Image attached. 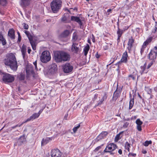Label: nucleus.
I'll return each mask as SVG.
<instances>
[{"mask_svg": "<svg viewBox=\"0 0 157 157\" xmlns=\"http://www.w3.org/2000/svg\"><path fill=\"white\" fill-rule=\"evenodd\" d=\"M156 32H157V22H155V26L152 30V32L153 33H155Z\"/></svg>", "mask_w": 157, "mask_h": 157, "instance_id": "nucleus-33", "label": "nucleus"}, {"mask_svg": "<svg viewBox=\"0 0 157 157\" xmlns=\"http://www.w3.org/2000/svg\"><path fill=\"white\" fill-rule=\"evenodd\" d=\"M128 77L130 78H131L133 80H134L135 79V76L132 75H130L128 76Z\"/></svg>", "mask_w": 157, "mask_h": 157, "instance_id": "nucleus-48", "label": "nucleus"}, {"mask_svg": "<svg viewBox=\"0 0 157 157\" xmlns=\"http://www.w3.org/2000/svg\"><path fill=\"white\" fill-rule=\"evenodd\" d=\"M107 97L106 95V94L105 93L104 94V95L103 96V97L100 100H99V101L98 103V105L101 104L106 99Z\"/></svg>", "mask_w": 157, "mask_h": 157, "instance_id": "nucleus-29", "label": "nucleus"}, {"mask_svg": "<svg viewBox=\"0 0 157 157\" xmlns=\"http://www.w3.org/2000/svg\"><path fill=\"white\" fill-rule=\"evenodd\" d=\"M118 152L121 155L122 154V151L121 149H119L118 150Z\"/></svg>", "mask_w": 157, "mask_h": 157, "instance_id": "nucleus-58", "label": "nucleus"}, {"mask_svg": "<svg viewBox=\"0 0 157 157\" xmlns=\"http://www.w3.org/2000/svg\"><path fill=\"white\" fill-rule=\"evenodd\" d=\"M26 72L27 75L30 74H33L34 73L33 71V68L32 64H28L26 66Z\"/></svg>", "mask_w": 157, "mask_h": 157, "instance_id": "nucleus-12", "label": "nucleus"}, {"mask_svg": "<svg viewBox=\"0 0 157 157\" xmlns=\"http://www.w3.org/2000/svg\"><path fill=\"white\" fill-rule=\"evenodd\" d=\"M136 123L137 125V129L139 131H141L142 130L141 125L143 124V122L141 121L140 119H138L136 121Z\"/></svg>", "mask_w": 157, "mask_h": 157, "instance_id": "nucleus-16", "label": "nucleus"}, {"mask_svg": "<svg viewBox=\"0 0 157 157\" xmlns=\"http://www.w3.org/2000/svg\"><path fill=\"white\" fill-rule=\"evenodd\" d=\"M134 42V40L132 37L131 36L130 38L128 41L127 48L128 50L130 51L131 50L132 48L133 47V45Z\"/></svg>", "mask_w": 157, "mask_h": 157, "instance_id": "nucleus-13", "label": "nucleus"}, {"mask_svg": "<svg viewBox=\"0 0 157 157\" xmlns=\"http://www.w3.org/2000/svg\"><path fill=\"white\" fill-rule=\"evenodd\" d=\"M142 152L143 154H146V153H147V151L145 150H144L142 151Z\"/></svg>", "mask_w": 157, "mask_h": 157, "instance_id": "nucleus-59", "label": "nucleus"}, {"mask_svg": "<svg viewBox=\"0 0 157 157\" xmlns=\"http://www.w3.org/2000/svg\"><path fill=\"white\" fill-rule=\"evenodd\" d=\"M146 46H144V44L142 45V47L141 49V51H140V52H141V54H142V53L143 52L144 50V49L146 48Z\"/></svg>", "mask_w": 157, "mask_h": 157, "instance_id": "nucleus-46", "label": "nucleus"}, {"mask_svg": "<svg viewBox=\"0 0 157 157\" xmlns=\"http://www.w3.org/2000/svg\"><path fill=\"white\" fill-rule=\"evenodd\" d=\"M51 155L52 157H61L62 153L59 149H55L52 151Z\"/></svg>", "mask_w": 157, "mask_h": 157, "instance_id": "nucleus-10", "label": "nucleus"}, {"mask_svg": "<svg viewBox=\"0 0 157 157\" xmlns=\"http://www.w3.org/2000/svg\"><path fill=\"white\" fill-rule=\"evenodd\" d=\"M70 32L68 30H65L62 34L61 35L63 37H65L67 36L69 34Z\"/></svg>", "mask_w": 157, "mask_h": 157, "instance_id": "nucleus-31", "label": "nucleus"}, {"mask_svg": "<svg viewBox=\"0 0 157 157\" xmlns=\"http://www.w3.org/2000/svg\"><path fill=\"white\" fill-rule=\"evenodd\" d=\"M33 63V64H34V66L35 67V69L37 70V63H36V61H35V62H34Z\"/></svg>", "mask_w": 157, "mask_h": 157, "instance_id": "nucleus-49", "label": "nucleus"}, {"mask_svg": "<svg viewBox=\"0 0 157 157\" xmlns=\"http://www.w3.org/2000/svg\"><path fill=\"white\" fill-rule=\"evenodd\" d=\"M26 141L25 138V135H23L22 136H20L19 138L17 143L19 145H21L22 144L25 143Z\"/></svg>", "mask_w": 157, "mask_h": 157, "instance_id": "nucleus-14", "label": "nucleus"}, {"mask_svg": "<svg viewBox=\"0 0 157 157\" xmlns=\"http://www.w3.org/2000/svg\"><path fill=\"white\" fill-rule=\"evenodd\" d=\"M98 97V94H95L94 97V98H93V100H95L96 99H97Z\"/></svg>", "mask_w": 157, "mask_h": 157, "instance_id": "nucleus-47", "label": "nucleus"}, {"mask_svg": "<svg viewBox=\"0 0 157 157\" xmlns=\"http://www.w3.org/2000/svg\"><path fill=\"white\" fill-rule=\"evenodd\" d=\"M90 49V46L88 44H87V45L85 46L83 49V51L85 56H86L88 53V51Z\"/></svg>", "mask_w": 157, "mask_h": 157, "instance_id": "nucleus-28", "label": "nucleus"}, {"mask_svg": "<svg viewBox=\"0 0 157 157\" xmlns=\"http://www.w3.org/2000/svg\"><path fill=\"white\" fill-rule=\"evenodd\" d=\"M130 155H132V156H135L136 155V154H129L128 155V156H130Z\"/></svg>", "mask_w": 157, "mask_h": 157, "instance_id": "nucleus-56", "label": "nucleus"}, {"mask_svg": "<svg viewBox=\"0 0 157 157\" xmlns=\"http://www.w3.org/2000/svg\"><path fill=\"white\" fill-rule=\"evenodd\" d=\"M71 51L75 53H77L79 51V48L78 43H73L71 48Z\"/></svg>", "mask_w": 157, "mask_h": 157, "instance_id": "nucleus-11", "label": "nucleus"}, {"mask_svg": "<svg viewBox=\"0 0 157 157\" xmlns=\"http://www.w3.org/2000/svg\"><path fill=\"white\" fill-rule=\"evenodd\" d=\"M146 64L145 63L143 66H141L140 67V72L141 75H142L143 74L147 73L148 71L146 70Z\"/></svg>", "mask_w": 157, "mask_h": 157, "instance_id": "nucleus-20", "label": "nucleus"}, {"mask_svg": "<svg viewBox=\"0 0 157 157\" xmlns=\"http://www.w3.org/2000/svg\"><path fill=\"white\" fill-rule=\"evenodd\" d=\"M25 33L27 36L30 44L34 50L36 49V40L35 38L30 34V32L27 31H25Z\"/></svg>", "mask_w": 157, "mask_h": 157, "instance_id": "nucleus-5", "label": "nucleus"}, {"mask_svg": "<svg viewBox=\"0 0 157 157\" xmlns=\"http://www.w3.org/2000/svg\"><path fill=\"white\" fill-rule=\"evenodd\" d=\"M117 33L118 35V36H119V37H121L123 33V30H120L119 28H118Z\"/></svg>", "mask_w": 157, "mask_h": 157, "instance_id": "nucleus-36", "label": "nucleus"}, {"mask_svg": "<svg viewBox=\"0 0 157 157\" xmlns=\"http://www.w3.org/2000/svg\"><path fill=\"white\" fill-rule=\"evenodd\" d=\"M2 43L3 45H5L6 44V40L4 38L2 35L0 33V43Z\"/></svg>", "mask_w": 157, "mask_h": 157, "instance_id": "nucleus-27", "label": "nucleus"}, {"mask_svg": "<svg viewBox=\"0 0 157 157\" xmlns=\"http://www.w3.org/2000/svg\"><path fill=\"white\" fill-rule=\"evenodd\" d=\"M71 20L76 22L80 26L82 25V23L79 17L74 16H71Z\"/></svg>", "mask_w": 157, "mask_h": 157, "instance_id": "nucleus-15", "label": "nucleus"}, {"mask_svg": "<svg viewBox=\"0 0 157 157\" xmlns=\"http://www.w3.org/2000/svg\"><path fill=\"white\" fill-rule=\"evenodd\" d=\"M157 54V47H155L151 50L148 55L149 58L152 60H154L156 57Z\"/></svg>", "mask_w": 157, "mask_h": 157, "instance_id": "nucleus-7", "label": "nucleus"}, {"mask_svg": "<svg viewBox=\"0 0 157 157\" xmlns=\"http://www.w3.org/2000/svg\"><path fill=\"white\" fill-rule=\"evenodd\" d=\"M80 127V125L79 124L77 126L74 127L73 128V130L74 133H75L76 132L77 130V129Z\"/></svg>", "mask_w": 157, "mask_h": 157, "instance_id": "nucleus-40", "label": "nucleus"}, {"mask_svg": "<svg viewBox=\"0 0 157 157\" xmlns=\"http://www.w3.org/2000/svg\"><path fill=\"white\" fill-rule=\"evenodd\" d=\"M7 59H5V64L6 65L9 66L13 70L16 71L17 68V63L15 55L12 53L8 54Z\"/></svg>", "mask_w": 157, "mask_h": 157, "instance_id": "nucleus-1", "label": "nucleus"}, {"mask_svg": "<svg viewBox=\"0 0 157 157\" xmlns=\"http://www.w3.org/2000/svg\"><path fill=\"white\" fill-rule=\"evenodd\" d=\"M152 38L151 37L147 39L144 43V46H147L152 40Z\"/></svg>", "mask_w": 157, "mask_h": 157, "instance_id": "nucleus-30", "label": "nucleus"}, {"mask_svg": "<svg viewBox=\"0 0 157 157\" xmlns=\"http://www.w3.org/2000/svg\"><path fill=\"white\" fill-rule=\"evenodd\" d=\"M7 3L6 0H0V4L2 6L5 5Z\"/></svg>", "mask_w": 157, "mask_h": 157, "instance_id": "nucleus-38", "label": "nucleus"}, {"mask_svg": "<svg viewBox=\"0 0 157 157\" xmlns=\"http://www.w3.org/2000/svg\"><path fill=\"white\" fill-rule=\"evenodd\" d=\"M21 52L23 58H24L25 56V53L26 52V46L23 44L21 49Z\"/></svg>", "mask_w": 157, "mask_h": 157, "instance_id": "nucleus-24", "label": "nucleus"}, {"mask_svg": "<svg viewBox=\"0 0 157 157\" xmlns=\"http://www.w3.org/2000/svg\"><path fill=\"white\" fill-rule=\"evenodd\" d=\"M108 134V133L107 132H103L99 135L98 137H100V138H102L106 136Z\"/></svg>", "mask_w": 157, "mask_h": 157, "instance_id": "nucleus-32", "label": "nucleus"}, {"mask_svg": "<svg viewBox=\"0 0 157 157\" xmlns=\"http://www.w3.org/2000/svg\"><path fill=\"white\" fill-rule=\"evenodd\" d=\"M57 66L56 64H54L51 65L50 71L52 72L55 73L57 71Z\"/></svg>", "mask_w": 157, "mask_h": 157, "instance_id": "nucleus-21", "label": "nucleus"}, {"mask_svg": "<svg viewBox=\"0 0 157 157\" xmlns=\"http://www.w3.org/2000/svg\"><path fill=\"white\" fill-rule=\"evenodd\" d=\"M62 2L61 0H53L51 3V7L53 13H57L61 9Z\"/></svg>", "mask_w": 157, "mask_h": 157, "instance_id": "nucleus-3", "label": "nucleus"}, {"mask_svg": "<svg viewBox=\"0 0 157 157\" xmlns=\"http://www.w3.org/2000/svg\"><path fill=\"white\" fill-rule=\"evenodd\" d=\"M4 73H2V72H1V71H0V75H2L3 76V74H4Z\"/></svg>", "mask_w": 157, "mask_h": 157, "instance_id": "nucleus-61", "label": "nucleus"}, {"mask_svg": "<svg viewBox=\"0 0 157 157\" xmlns=\"http://www.w3.org/2000/svg\"><path fill=\"white\" fill-rule=\"evenodd\" d=\"M25 123V122H22L21 124H18L16 125V127H20L24 123Z\"/></svg>", "mask_w": 157, "mask_h": 157, "instance_id": "nucleus-52", "label": "nucleus"}, {"mask_svg": "<svg viewBox=\"0 0 157 157\" xmlns=\"http://www.w3.org/2000/svg\"><path fill=\"white\" fill-rule=\"evenodd\" d=\"M130 97H131V99L129 101V109H130L133 107V106L134 104V97H133V98H132V96L131 94L130 95Z\"/></svg>", "mask_w": 157, "mask_h": 157, "instance_id": "nucleus-25", "label": "nucleus"}, {"mask_svg": "<svg viewBox=\"0 0 157 157\" xmlns=\"http://www.w3.org/2000/svg\"><path fill=\"white\" fill-rule=\"evenodd\" d=\"M128 122H126L125 123H124V127H127L128 126Z\"/></svg>", "mask_w": 157, "mask_h": 157, "instance_id": "nucleus-53", "label": "nucleus"}, {"mask_svg": "<svg viewBox=\"0 0 157 157\" xmlns=\"http://www.w3.org/2000/svg\"><path fill=\"white\" fill-rule=\"evenodd\" d=\"M17 33L18 35V39L17 42H18L19 43L21 42V37L20 33H19V32H17Z\"/></svg>", "mask_w": 157, "mask_h": 157, "instance_id": "nucleus-41", "label": "nucleus"}, {"mask_svg": "<svg viewBox=\"0 0 157 157\" xmlns=\"http://www.w3.org/2000/svg\"><path fill=\"white\" fill-rule=\"evenodd\" d=\"M152 64H153L152 62H151V63H150L147 66V69L151 67V65Z\"/></svg>", "mask_w": 157, "mask_h": 157, "instance_id": "nucleus-55", "label": "nucleus"}, {"mask_svg": "<svg viewBox=\"0 0 157 157\" xmlns=\"http://www.w3.org/2000/svg\"><path fill=\"white\" fill-rule=\"evenodd\" d=\"M122 133V132H120L119 134H117L115 138V141H117L121 138L120 137V135Z\"/></svg>", "mask_w": 157, "mask_h": 157, "instance_id": "nucleus-37", "label": "nucleus"}, {"mask_svg": "<svg viewBox=\"0 0 157 157\" xmlns=\"http://www.w3.org/2000/svg\"><path fill=\"white\" fill-rule=\"evenodd\" d=\"M16 126H13V127H12V128H13V129H14V128H16Z\"/></svg>", "mask_w": 157, "mask_h": 157, "instance_id": "nucleus-64", "label": "nucleus"}, {"mask_svg": "<svg viewBox=\"0 0 157 157\" xmlns=\"http://www.w3.org/2000/svg\"><path fill=\"white\" fill-rule=\"evenodd\" d=\"M125 146L127 147L128 150L129 151V148L130 147V144L128 142H126L125 143Z\"/></svg>", "mask_w": 157, "mask_h": 157, "instance_id": "nucleus-43", "label": "nucleus"}, {"mask_svg": "<svg viewBox=\"0 0 157 157\" xmlns=\"http://www.w3.org/2000/svg\"><path fill=\"white\" fill-rule=\"evenodd\" d=\"M45 108V107L43 109H42L40 110L39 111V112L38 113L40 115V114H41V113L43 111L44 109Z\"/></svg>", "mask_w": 157, "mask_h": 157, "instance_id": "nucleus-51", "label": "nucleus"}, {"mask_svg": "<svg viewBox=\"0 0 157 157\" xmlns=\"http://www.w3.org/2000/svg\"><path fill=\"white\" fill-rule=\"evenodd\" d=\"M2 79L3 81L6 83L11 82L14 80V78L13 76L6 73L3 74Z\"/></svg>", "mask_w": 157, "mask_h": 157, "instance_id": "nucleus-6", "label": "nucleus"}, {"mask_svg": "<svg viewBox=\"0 0 157 157\" xmlns=\"http://www.w3.org/2000/svg\"><path fill=\"white\" fill-rule=\"evenodd\" d=\"M31 51L30 48L29 47H28V53L30 54Z\"/></svg>", "mask_w": 157, "mask_h": 157, "instance_id": "nucleus-54", "label": "nucleus"}, {"mask_svg": "<svg viewBox=\"0 0 157 157\" xmlns=\"http://www.w3.org/2000/svg\"><path fill=\"white\" fill-rule=\"evenodd\" d=\"M51 56L49 52L47 51H44L40 56L41 61L44 63H46L50 60Z\"/></svg>", "mask_w": 157, "mask_h": 157, "instance_id": "nucleus-4", "label": "nucleus"}, {"mask_svg": "<svg viewBox=\"0 0 157 157\" xmlns=\"http://www.w3.org/2000/svg\"><path fill=\"white\" fill-rule=\"evenodd\" d=\"M117 147V145L113 144L111 143L108 144L104 150L105 152H110L114 150Z\"/></svg>", "mask_w": 157, "mask_h": 157, "instance_id": "nucleus-8", "label": "nucleus"}, {"mask_svg": "<svg viewBox=\"0 0 157 157\" xmlns=\"http://www.w3.org/2000/svg\"><path fill=\"white\" fill-rule=\"evenodd\" d=\"M68 113H67L65 115V116H64V119H65V120H67V117H68Z\"/></svg>", "mask_w": 157, "mask_h": 157, "instance_id": "nucleus-50", "label": "nucleus"}, {"mask_svg": "<svg viewBox=\"0 0 157 157\" xmlns=\"http://www.w3.org/2000/svg\"><path fill=\"white\" fill-rule=\"evenodd\" d=\"M151 93V89H150L149 92H148V94H150Z\"/></svg>", "mask_w": 157, "mask_h": 157, "instance_id": "nucleus-63", "label": "nucleus"}, {"mask_svg": "<svg viewBox=\"0 0 157 157\" xmlns=\"http://www.w3.org/2000/svg\"><path fill=\"white\" fill-rule=\"evenodd\" d=\"M95 57L97 58H98L100 56L98 54V52H97L95 55Z\"/></svg>", "mask_w": 157, "mask_h": 157, "instance_id": "nucleus-57", "label": "nucleus"}, {"mask_svg": "<svg viewBox=\"0 0 157 157\" xmlns=\"http://www.w3.org/2000/svg\"><path fill=\"white\" fill-rule=\"evenodd\" d=\"M109 152L110 153V154L111 155H113L114 154H115L114 152H113L112 151H111L110 152Z\"/></svg>", "mask_w": 157, "mask_h": 157, "instance_id": "nucleus-62", "label": "nucleus"}, {"mask_svg": "<svg viewBox=\"0 0 157 157\" xmlns=\"http://www.w3.org/2000/svg\"><path fill=\"white\" fill-rule=\"evenodd\" d=\"M8 35L11 39H15L14 31L13 29H11L9 30L8 32Z\"/></svg>", "mask_w": 157, "mask_h": 157, "instance_id": "nucleus-18", "label": "nucleus"}, {"mask_svg": "<svg viewBox=\"0 0 157 157\" xmlns=\"http://www.w3.org/2000/svg\"><path fill=\"white\" fill-rule=\"evenodd\" d=\"M67 20V17L65 16V15H63L61 19V21L64 23H66Z\"/></svg>", "mask_w": 157, "mask_h": 157, "instance_id": "nucleus-35", "label": "nucleus"}, {"mask_svg": "<svg viewBox=\"0 0 157 157\" xmlns=\"http://www.w3.org/2000/svg\"><path fill=\"white\" fill-rule=\"evenodd\" d=\"M111 10H112L111 9H108L107 10V12H109L111 11Z\"/></svg>", "mask_w": 157, "mask_h": 157, "instance_id": "nucleus-60", "label": "nucleus"}, {"mask_svg": "<svg viewBox=\"0 0 157 157\" xmlns=\"http://www.w3.org/2000/svg\"><path fill=\"white\" fill-rule=\"evenodd\" d=\"M119 91L117 90L114 92L113 94V98L117 99L119 96Z\"/></svg>", "mask_w": 157, "mask_h": 157, "instance_id": "nucleus-34", "label": "nucleus"}, {"mask_svg": "<svg viewBox=\"0 0 157 157\" xmlns=\"http://www.w3.org/2000/svg\"><path fill=\"white\" fill-rule=\"evenodd\" d=\"M151 141H146L144 144V145L145 146H147L149 144H151Z\"/></svg>", "mask_w": 157, "mask_h": 157, "instance_id": "nucleus-39", "label": "nucleus"}, {"mask_svg": "<svg viewBox=\"0 0 157 157\" xmlns=\"http://www.w3.org/2000/svg\"><path fill=\"white\" fill-rule=\"evenodd\" d=\"M77 39V37L76 35L75 34H74L72 40L74 41H75Z\"/></svg>", "mask_w": 157, "mask_h": 157, "instance_id": "nucleus-45", "label": "nucleus"}, {"mask_svg": "<svg viewBox=\"0 0 157 157\" xmlns=\"http://www.w3.org/2000/svg\"><path fill=\"white\" fill-rule=\"evenodd\" d=\"M103 145H102L101 146H99L97 147L94 150V151L95 152H97L99 150L101 147V146H102Z\"/></svg>", "mask_w": 157, "mask_h": 157, "instance_id": "nucleus-44", "label": "nucleus"}, {"mask_svg": "<svg viewBox=\"0 0 157 157\" xmlns=\"http://www.w3.org/2000/svg\"><path fill=\"white\" fill-rule=\"evenodd\" d=\"M70 58L69 55L65 52L57 51L54 54L55 60L57 63L68 61Z\"/></svg>", "mask_w": 157, "mask_h": 157, "instance_id": "nucleus-2", "label": "nucleus"}, {"mask_svg": "<svg viewBox=\"0 0 157 157\" xmlns=\"http://www.w3.org/2000/svg\"><path fill=\"white\" fill-rule=\"evenodd\" d=\"M63 68L65 73L71 72L73 69V67L70 63H67L63 66Z\"/></svg>", "mask_w": 157, "mask_h": 157, "instance_id": "nucleus-9", "label": "nucleus"}, {"mask_svg": "<svg viewBox=\"0 0 157 157\" xmlns=\"http://www.w3.org/2000/svg\"><path fill=\"white\" fill-rule=\"evenodd\" d=\"M128 54L126 51L123 54L121 62L123 63H126L127 61Z\"/></svg>", "mask_w": 157, "mask_h": 157, "instance_id": "nucleus-19", "label": "nucleus"}, {"mask_svg": "<svg viewBox=\"0 0 157 157\" xmlns=\"http://www.w3.org/2000/svg\"><path fill=\"white\" fill-rule=\"evenodd\" d=\"M52 139L50 138L47 137L45 139H43L41 141V145L43 146L46 144L50 141H51Z\"/></svg>", "mask_w": 157, "mask_h": 157, "instance_id": "nucleus-22", "label": "nucleus"}, {"mask_svg": "<svg viewBox=\"0 0 157 157\" xmlns=\"http://www.w3.org/2000/svg\"><path fill=\"white\" fill-rule=\"evenodd\" d=\"M39 114L38 113H34L29 118L27 119L25 122L29 121L31 120H33L37 118L39 116Z\"/></svg>", "mask_w": 157, "mask_h": 157, "instance_id": "nucleus-17", "label": "nucleus"}, {"mask_svg": "<svg viewBox=\"0 0 157 157\" xmlns=\"http://www.w3.org/2000/svg\"><path fill=\"white\" fill-rule=\"evenodd\" d=\"M21 5L22 7H25L28 6L29 3V0H21Z\"/></svg>", "mask_w": 157, "mask_h": 157, "instance_id": "nucleus-23", "label": "nucleus"}, {"mask_svg": "<svg viewBox=\"0 0 157 157\" xmlns=\"http://www.w3.org/2000/svg\"><path fill=\"white\" fill-rule=\"evenodd\" d=\"M17 78L19 80H24L25 78V75L22 73L19 74L17 75Z\"/></svg>", "mask_w": 157, "mask_h": 157, "instance_id": "nucleus-26", "label": "nucleus"}, {"mask_svg": "<svg viewBox=\"0 0 157 157\" xmlns=\"http://www.w3.org/2000/svg\"><path fill=\"white\" fill-rule=\"evenodd\" d=\"M23 25L24 29H28L29 28V26L28 24L25 23H24L23 24Z\"/></svg>", "mask_w": 157, "mask_h": 157, "instance_id": "nucleus-42", "label": "nucleus"}]
</instances>
